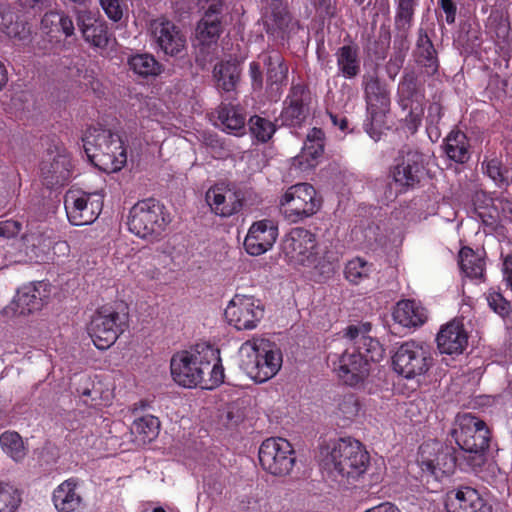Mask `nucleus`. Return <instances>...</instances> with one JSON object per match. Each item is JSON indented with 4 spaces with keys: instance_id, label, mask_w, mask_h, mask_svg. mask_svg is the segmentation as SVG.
Returning a JSON list of instances; mask_svg holds the SVG:
<instances>
[{
    "instance_id": "nucleus-25",
    "label": "nucleus",
    "mask_w": 512,
    "mask_h": 512,
    "mask_svg": "<svg viewBox=\"0 0 512 512\" xmlns=\"http://www.w3.org/2000/svg\"><path fill=\"white\" fill-rule=\"evenodd\" d=\"M436 342L441 354H462L468 345V333L462 320L453 319L441 326Z\"/></svg>"
},
{
    "instance_id": "nucleus-32",
    "label": "nucleus",
    "mask_w": 512,
    "mask_h": 512,
    "mask_svg": "<svg viewBox=\"0 0 512 512\" xmlns=\"http://www.w3.org/2000/svg\"><path fill=\"white\" fill-rule=\"evenodd\" d=\"M337 74L345 79L356 78L361 72L360 48L350 42L340 46L335 54Z\"/></svg>"
},
{
    "instance_id": "nucleus-10",
    "label": "nucleus",
    "mask_w": 512,
    "mask_h": 512,
    "mask_svg": "<svg viewBox=\"0 0 512 512\" xmlns=\"http://www.w3.org/2000/svg\"><path fill=\"white\" fill-rule=\"evenodd\" d=\"M432 362L429 345L415 340L403 342L392 356L394 371L406 379H415L426 374Z\"/></svg>"
},
{
    "instance_id": "nucleus-36",
    "label": "nucleus",
    "mask_w": 512,
    "mask_h": 512,
    "mask_svg": "<svg viewBox=\"0 0 512 512\" xmlns=\"http://www.w3.org/2000/svg\"><path fill=\"white\" fill-rule=\"evenodd\" d=\"M218 120L223 131L235 136L245 134L246 117L240 108L233 105L220 106Z\"/></svg>"
},
{
    "instance_id": "nucleus-9",
    "label": "nucleus",
    "mask_w": 512,
    "mask_h": 512,
    "mask_svg": "<svg viewBox=\"0 0 512 512\" xmlns=\"http://www.w3.org/2000/svg\"><path fill=\"white\" fill-rule=\"evenodd\" d=\"M460 462H463L460 453L439 441H427L419 448L418 463L422 472L436 481L450 476L456 467L460 468Z\"/></svg>"
},
{
    "instance_id": "nucleus-16",
    "label": "nucleus",
    "mask_w": 512,
    "mask_h": 512,
    "mask_svg": "<svg viewBox=\"0 0 512 512\" xmlns=\"http://www.w3.org/2000/svg\"><path fill=\"white\" fill-rule=\"evenodd\" d=\"M364 93L367 104V120L364 124L366 132L375 141L379 140L378 128L388 110L390 98L387 89L375 76L364 79Z\"/></svg>"
},
{
    "instance_id": "nucleus-62",
    "label": "nucleus",
    "mask_w": 512,
    "mask_h": 512,
    "mask_svg": "<svg viewBox=\"0 0 512 512\" xmlns=\"http://www.w3.org/2000/svg\"><path fill=\"white\" fill-rule=\"evenodd\" d=\"M249 72L251 79L253 81V84L255 85H261L262 84V71H261V65L259 62L253 61L249 65Z\"/></svg>"
},
{
    "instance_id": "nucleus-21",
    "label": "nucleus",
    "mask_w": 512,
    "mask_h": 512,
    "mask_svg": "<svg viewBox=\"0 0 512 512\" xmlns=\"http://www.w3.org/2000/svg\"><path fill=\"white\" fill-rule=\"evenodd\" d=\"M263 23L266 32L276 39L284 40L296 25L284 0H262Z\"/></svg>"
},
{
    "instance_id": "nucleus-41",
    "label": "nucleus",
    "mask_w": 512,
    "mask_h": 512,
    "mask_svg": "<svg viewBox=\"0 0 512 512\" xmlns=\"http://www.w3.org/2000/svg\"><path fill=\"white\" fill-rule=\"evenodd\" d=\"M0 448L15 462H22L28 451L22 437L15 431H5L0 434Z\"/></svg>"
},
{
    "instance_id": "nucleus-43",
    "label": "nucleus",
    "mask_w": 512,
    "mask_h": 512,
    "mask_svg": "<svg viewBox=\"0 0 512 512\" xmlns=\"http://www.w3.org/2000/svg\"><path fill=\"white\" fill-rule=\"evenodd\" d=\"M239 67L236 62L226 61L214 67L213 76L217 87L224 91H232L239 80Z\"/></svg>"
},
{
    "instance_id": "nucleus-58",
    "label": "nucleus",
    "mask_w": 512,
    "mask_h": 512,
    "mask_svg": "<svg viewBox=\"0 0 512 512\" xmlns=\"http://www.w3.org/2000/svg\"><path fill=\"white\" fill-rule=\"evenodd\" d=\"M378 227L370 223H364V236H359L360 247H371L374 243L378 242L377 237Z\"/></svg>"
},
{
    "instance_id": "nucleus-30",
    "label": "nucleus",
    "mask_w": 512,
    "mask_h": 512,
    "mask_svg": "<svg viewBox=\"0 0 512 512\" xmlns=\"http://www.w3.org/2000/svg\"><path fill=\"white\" fill-rule=\"evenodd\" d=\"M393 319L403 327L417 328L427 321L428 313L420 302L405 299L396 304L393 310Z\"/></svg>"
},
{
    "instance_id": "nucleus-54",
    "label": "nucleus",
    "mask_w": 512,
    "mask_h": 512,
    "mask_svg": "<svg viewBox=\"0 0 512 512\" xmlns=\"http://www.w3.org/2000/svg\"><path fill=\"white\" fill-rule=\"evenodd\" d=\"M359 411V404L353 394L345 395L338 404L337 415L344 420H352Z\"/></svg>"
},
{
    "instance_id": "nucleus-64",
    "label": "nucleus",
    "mask_w": 512,
    "mask_h": 512,
    "mask_svg": "<svg viewBox=\"0 0 512 512\" xmlns=\"http://www.w3.org/2000/svg\"><path fill=\"white\" fill-rule=\"evenodd\" d=\"M364 512H401L399 508L391 502H383L372 508L365 510Z\"/></svg>"
},
{
    "instance_id": "nucleus-56",
    "label": "nucleus",
    "mask_w": 512,
    "mask_h": 512,
    "mask_svg": "<svg viewBox=\"0 0 512 512\" xmlns=\"http://www.w3.org/2000/svg\"><path fill=\"white\" fill-rule=\"evenodd\" d=\"M23 223L18 220H5L0 222V237L10 239L19 234Z\"/></svg>"
},
{
    "instance_id": "nucleus-49",
    "label": "nucleus",
    "mask_w": 512,
    "mask_h": 512,
    "mask_svg": "<svg viewBox=\"0 0 512 512\" xmlns=\"http://www.w3.org/2000/svg\"><path fill=\"white\" fill-rule=\"evenodd\" d=\"M398 94L402 103L415 102L420 98L417 94V77L414 72H405L398 85Z\"/></svg>"
},
{
    "instance_id": "nucleus-23",
    "label": "nucleus",
    "mask_w": 512,
    "mask_h": 512,
    "mask_svg": "<svg viewBox=\"0 0 512 512\" xmlns=\"http://www.w3.org/2000/svg\"><path fill=\"white\" fill-rule=\"evenodd\" d=\"M311 93L304 84H293L285 100L281 113L283 124L296 126L303 122L309 114Z\"/></svg>"
},
{
    "instance_id": "nucleus-37",
    "label": "nucleus",
    "mask_w": 512,
    "mask_h": 512,
    "mask_svg": "<svg viewBox=\"0 0 512 512\" xmlns=\"http://www.w3.org/2000/svg\"><path fill=\"white\" fill-rule=\"evenodd\" d=\"M443 150L456 163H465L470 158L468 138L460 130L450 131L444 140Z\"/></svg>"
},
{
    "instance_id": "nucleus-20",
    "label": "nucleus",
    "mask_w": 512,
    "mask_h": 512,
    "mask_svg": "<svg viewBox=\"0 0 512 512\" xmlns=\"http://www.w3.org/2000/svg\"><path fill=\"white\" fill-rule=\"evenodd\" d=\"M150 32L157 48L168 56H178L186 48V37L171 21L158 18L151 22Z\"/></svg>"
},
{
    "instance_id": "nucleus-45",
    "label": "nucleus",
    "mask_w": 512,
    "mask_h": 512,
    "mask_svg": "<svg viewBox=\"0 0 512 512\" xmlns=\"http://www.w3.org/2000/svg\"><path fill=\"white\" fill-rule=\"evenodd\" d=\"M373 272V264L361 257H355L348 261L344 270L345 278L354 285L369 279Z\"/></svg>"
},
{
    "instance_id": "nucleus-1",
    "label": "nucleus",
    "mask_w": 512,
    "mask_h": 512,
    "mask_svg": "<svg viewBox=\"0 0 512 512\" xmlns=\"http://www.w3.org/2000/svg\"><path fill=\"white\" fill-rule=\"evenodd\" d=\"M371 328L368 322L348 326L344 335L346 350L340 356H328L338 377L351 387L362 384L371 363L379 362L384 356L382 345L370 335Z\"/></svg>"
},
{
    "instance_id": "nucleus-7",
    "label": "nucleus",
    "mask_w": 512,
    "mask_h": 512,
    "mask_svg": "<svg viewBox=\"0 0 512 512\" xmlns=\"http://www.w3.org/2000/svg\"><path fill=\"white\" fill-rule=\"evenodd\" d=\"M240 367L255 382L263 383L274 377L282 366V353L277 345L265 338H253L239 349Z\"/></svg>"
},
{
    "instance_id": "nucleus-18",
    "label": "nucleus",
    "mask_w": 512,
    "mask_h": 512,
    "mask_svg": "<svg viewBox=\"0 0 512 512\" xmlns=\"http://www.w3.org/2000/svg\"><path fill=\"white\" fill-rule=\"evenodd\" d=\"M264 307L253 296L236 294L225 309L228 323L237 330L255 329L263 318Z\"/></svg>"
},
{
    "instance_id": "nucleus-34",
    "label": "nucleus",
    "mask_w": 512,
    "mask_h": 512,
    "mask_svg": "<svg viewBox=\"0 0 512 512\" xmlns=\"http://www.w3.org/2000/svg\"><path fill=\"white\" fill-rule=\"evenodd\" d=\"M133 441L139 445H146L154 441L160 432V421L157 417L147 414L136 418L130 428Z\"/></svg>"
},
{
    "instance_id": "nucleus-12",
    "label": "nucleus",
    "mask_w": 512,
    "mask_h": 512,
    "mask_svg": "<svg viewBox=\"0 0 512 512\" xmlns=\"http://www.w3.org/2000/svg\"><path fill=\"white\" fill-rule=\"evenodd\" d=\"M127 323L125 314L102 307L92 316L87 332L95 347L99 350L108 349L124 331Z\"/></svg>"
},
{
    "instance_id": "nucleus-17",
    "label": "nucleus",
    "mask_w": 512,
    "mask_h": 512,
    "mask_svg": "<svg viewBox=\"0 0 512 512\" xmlns=\"http://www.w3.org/2000/svg\"><path fill=\"white\" fill-rule=\"evenodd\" d=\"M259 461L262 468L272 475L288 474L295 463V452L284 438H268L259 448Z\"/></svg>"
},
{
    "instance_id": "nucleus-60",
    "label": "nucleus",
    "mask_w": 512,
    "mask_h": 512,
    "mask_svg": "<svg viewBox=\"0 0 512 512\" xmlns=\"http://www.w3.org/2000/svg\"><path fill=\"white\" fill-rule=\"evenodd\" d=\"M439 5L445 13V20L448 24H453L456 18V5L453 0H440Z\"/></svg>"
},
{
    "instance_id": "nucleus-22",
    "label": "nucleus",
    "mask_w": 512,
    "mask_h": 512,
    "mask_svg": "<svg viewBox=\"0 0 512 512\" xmlns=\"http://www.w3.org/2000/svg\"><path fill=\"white\" fill-rule=\"evenodd\" d=\"M278 237V226L270 219L254 222L244 239V248L249 255L259 256L269 251Z\"/></svg>"
},
{
    "instance_id": "nucleus-59",
    "label": "nucleus",
    "mask_w": 512,
    "mask_h": 512,
    "mask_svg": "<svg viewBox=\"0 0 512 512\" xmlns=\"http://www.w3.org/2000/svg\"><path fill=\"white\" fill-rule=\"evenodd\" d=\"M493 208L500 211L503 219L512 222V199H499L493 203Z\"/></svg>"
},
{
    "instance_id": "nucleus-5",
    "label": "nucleus",
    "mask_w": 512,
    "mask_h": 512,
    "mask_svg": "<svg viewBox=\"0 0 512 512\" xmlns=\"http://www.w3.org/2000/svg\"><path fill=\"white\" fill-rule=\"evenodd\" d=\"M452 436L463 457L460 470H476L484 464V452L489 443V430L484 421L470 413L459 415Z\"/></svg>"
},
{
    "instance_id": "nucleus-39",
    "label": "nucleus",
    "mask_w": 512,
    "mask_h": 512,
    "mask_svg": "<svg viewBox=\"0 0 512 512\" xmlns=\"http://www.w3.org/2000/svg\"><path fill=\"white\" fill-rule=\"evenodd\" d=\"M259 59L267 68L268 81L273 85H281L286 82L288 66L278 51L264 52Z\"/></svg>"
},
{
    "instance_id": "nucleus-2",
    "label": "nucleus",
    "mask_w": 512,
    "mask_h": 512,
    "mask_svg": "<svg viewBox=\"0 0 512 512\" xmlns=\"http://www.w3.org/2000/svg\"><path fill=\"white\" fill-rule=\"evenodd\" d=\"M170 372L174 382L184 388L213 389L224 381L220 351L205 342L176 352L170 360Z\"/></svg>"
},
{
    "instance_id": "nucleus-46",
    "label": "nucleus",
    "mask_w": 512,
    "mask_h": 512,
    "mask_svg": "<svg viewBox=\"0 0 512 512\" xmlns=\"http://www.w3.org/2000/svg\"><path fill=\"white\" fill-rule=\"evenodd\" d=\"M249 130L255 139L265 143L271 139L276 131V127L272 121L255 115L249 120Z\"/></svg>"
},
{
    "instance_id": "nucleus-55",
    "label": "nucleus",
    "mask_w": 512,
    "mask_h": 512,
    "mask_svg": "<svg viewBox=\"0 0 512 512\" xmlns=\"http://www.w3.org/2000/svg\"><path fill=\"white\" fill-rule=\"evenodd\" d=\"M100 5L110 20L118 22L122 19L125 9L122 0H100Z\"/></svg>"
},
{
    "instance_id": "nucleus-61",
    "label": "nucleus",
    "mask_w": 512,
    "mask_h": 512,
    "mask_svg": "<svg viewBox=\"0 0 512 512\" xmlns=\"http://www.w3.org/2000/svg\"><path fill=\"white\" fill-rule=\"evenodd\" d=\"M329 118L333 126L338 127L342 132H347L348 130V121L347 118L343 115H338L333 112H328Z\"/></svg>"
},
{
    "instance_id": "nucleus-53",
    "label": "nucleus",
    "mask_w": 512,
    "mask_h": 512,
    "mask_svg": "<svg viewBox=\"0 0 512 512\" xmlns=\"http://www.w3.org/2000/svg\"><path fill=\"white\" fill-rule=\"evenodd\" d=\"M404 108L410 107V111L405 118L406 126L411 133H415L422 122L423 108L420 100L415 102L402 103Z\"/></svg>"
},
{
    "instance_id": "nucleus-50",
    "label": "nucleus",
    "mask_w": 512,
    "mask_h": 512,
    "mask_svg": "<svg viewBox=\"0 0 512 512\" xmlns=\"http://www.w3.org/2000/svg\"><path fill=\"white\" fill-rule=\"evenodd\" d=\"M485 298L489 308L499 315L501 318H506L511 313V304L510 302L501 294L500 291L490 288L485 293Z\"/></svg>"
},
{
    "instance_id": "nucleus-63",
    "label": "nucleus",
    "mask_w": 512,
    "mask_h": 512,
    "mask_svg": "<svg viewBox=\"0 0 512 512\" xmlns=\"http://www.w3.org/2000/svg\"><path fill=\"white\" fill-rule=\"evenodd\" d=\"M314 5L326 15L332 16L335 12V6L332 0H313Z\"/></svg>"
},
{
    "instance_id": "nucleus-38",
    "label": "nucleus",
    "mask_w": 512,
    "mask_h": 512,
    "mask_svg": "<svg viewBox=\"0 0 512 512\" xmlns=\"http://www.w3.org/2000/svg\"><path fill=\"white\" fill-rule=\"evenodd\" d=\"M23 242L26 246L25 252L30 260L43 262L47 258L53 240L45 232H31L23 236Z\"/></svg>"
},
{
    "instance_id": "nucleus-40",
    "label": "nucleus",
    "mask_w": 512,
    "mask_h": 512,
    "mask_svg": "<svg viewBox=\"0 0 512 512\" xmlns=\"http://www.w3.org/2000/svg\"><path fill=\"white\" fill-rule=\"evenodd\" d=\"M458 264L462 273L469 278H481L485 270V262L481 254L469 247H463L458 256Z\"/></svg>"
},
{
    "instance_id": "nucleus-31",
    "label": "nucleus",
    "mask_w": 512,
    "mask_h": 512,
    "mask_svg": "<svg viewBox=\"0 0 512 512\" xmlns=\"http://www.w3.org/2000/svg\"><path fill=\"white\" fill-rule=\"evenodd\" d=\"M45 287L46 284L43 282L23 286L17 291L11 309L18 315H27L39 310L43 305L41 290Z\"/></svg>"
},
{
    "instance_id": "nucleus-13",
    "label": "nucleus",
    "mask_w": 512,
    "mask_h": 512,
    "mask_svg": "<svg viewBox=\"0 0 512 512\" xmlns=\"http://www.w3.org/2000/svg\"><path fill=\"white\" fill-rule=\"evenodd\" d=\"M103 197L101 192L68 190L64 197V206L69 222L74 226L92 224L102 211Z\"/></svg>"
},
{
    "instance_id": "nucleus-29",
    "label": "nucleus",
    "mask_w": 512,
    "mask_h": 512,
    "mask_svg": "<svg viewBox=\"0 0 512 512\" xmlns=\"http://www.w3.org/2000/svg\"><path fill=\"white\" fill-rule=\"evenodd\" d=\"M79 481L69 478L62 482L53 492V503L58 512H80L83 499L78 492Z\"/></svg>"
},
{
    "instance_id": "nucleus-3",
    "label": "nucleus",
    "mask_w": 512,
    "mask_h": 512,
    "mask_svg": "<svg viewBox=\"0 0 512 512\" xmlns=\"http://www.w3.org/2000/svg\"><path fill=\"white\" fill-rule=\"evenodd\" d=\"M318 462L326 478L348 487L355 485L364 476L370 456L360 441L344 437L322 444L319 447Z\"/></svg>"
},
{
    "instance_id": "nucleus-8",
    "label": "nucleus",
    "mask_w": 512,
    "mask_h": 512,
    "mask_svg": "<svg viewBox=\"0 0 512 512\" xmlns=\"http://www.w3.org/2000/svg\"><path fill=\"white\" fill-rule=\"evenodd\" d=\"M170 222L165 207L156 199L138 201L129 211L128 229L139 238L158 237Z\"/></svg>"
},
{
    "instance_id": "nucleus-11",
    "label": "nucleus",
    "mask_w": 512,
    "mask_h": 512,
    "mask_svg": "<svg viewBox=\"0 0 512 512\" xmlns=\"http://www.w3.org/2000/svg\"><path fill=\"white\" fill-rule=\"evenodd\" d=\"M284 218L290 223H298L314 215L320 209L321 201L309 183L290 186L279 200Z\"/></svg>"
},
{
    "instance_id": "nucleus-44",
    "label": "nucleus",
    "mask_w": 512,
    "mask_h": 512,
    "mask_svg": "<svg viewBox=\"0 0 512 512\" xmlns=\"http://www.w3.org/2000/svg\"><path fill=\"white\" fill-rule=\"evenodd\" d=\"M484 173L491 178L496 185L504 186L510 182V170L503 165L500 157L496 153L486 155L482 163Z\"/></svg>"
},
{
    "instance_id": "nucleus-28",
    "label": "nucleus",
    "mask_w": 512,
    "mask_h": 512,
    "mask_svg": "<svg viewBox=\"0 0 512 512\" xmlns=\"http://www.w3.org/2000/svg\"><path fill=\"white\" fill-rule=\"evenodd\" d=\"M415 63L427 76L435 75L439 69L437 51L423 28H419L418 37L413 50Z\"/></svg>"
},
{
    "instance_id": "nucleus-57",
    "label": "nucleus",
    "mask_w": 512,
    "mask_h": 512,
    "mask_svg": "<svg viewBox=\"0 0 512 512\" xmlns=\"http://www.w3.org/2000/svg\"><path fill=\"white\" fill-rule=\"evenodd\" d=\"M405 57L406 55L404 51H398L393 56H391L387 62L386 71L391 79H395V77L398 75L404 64Z\"/></svg>"
},
{
    "instance_id": "nucleus-51",
    "label": "nucleus",
    "mask_w": 512,
    "mask_h": 512,
    "mask_svg": "<svg viewBox=\"0 0 512 512\" xmlns=\"http://www.w3.org/2000/svg\"><path fill=\"white\" fill-rule=\"evenodd\" d=\"M20 502V494L14 486L0 483V512H13Z\"/></svg>"
},
{
    "instance_id": "nucleus-14",
    "label": "nucleus",
    "mask_w": 512,
    "mask_h": 512,
    "mask_svg": "<svg viewBox=\"0 0 512 512\" xmlns=\"http://www.w3.org/2000/svg\"><path fill=\"white\" fill-rule=\"evenodd\" d=\"M205 13L196 28L198 55L203 61L212 60L210 49L217 48L218 39L222 33L223 0H203Z\"/></svg>"
},
{
    "instance_id": "nucleus-52",
    "label": "nucleus",
    "mask_w": 512,
    "mask_h": 512,
    "mask_svg": "<svg viewBox=\"0 0 512 512\" xmlns=\"http://www.w3.org/2000/svg\"><path fill=\"white\" fill-rule=\"evenodd\" d=\"M5 33L21 46H27L32 41V30L27 23L15 22L6 27Z\"/></svg>"
},
{
    "instance_id": "nucleus-27",
    "label": "nucleus",
    "mask_w": 512,
    "mask_h": 512,
    "mask_svg": "<svg viewBox=\"0 0 512 512\" xmlns=\"http://www.w3.org/2000/svg\"><path fill=\"white\" fill-rule=\"evenodd\" d=\"M206 202L211 210L221 217H229L242 207L240 195L224 185L211 187L206 192Z\"/></svg>"
},
{
    "instance_id": "nucleus-4",
    "label": "nucleus",
    "mask_w": 512,
    "mask_h": 512,
    "mask_svg": "<svg viewBox=\"0 0 512 512\" xmlns=\"http://www.w3.org/2000/svg\"><path fill=\"white\" fill-rule=\"evenodd\" d=\"M282 253L290 264L312 268L321 281L332 277L338 267L339 257L331 244L318 242L305 228H293L284 237Z\"/></svg>"
},
{
    "instance_id": "nucleus-42",
    "label": "nucleus",
    "mask_w": 512,
    "mask_h": 512,
    "mask_svg": "<svg viewBox=\"0 0 512 512\" xmlns=\"http://www.w3.org/2000/svg\"><path fill=\"white\" fill-rule=\"evenodd\" d=\"M128 65L135 74L144 78L155 77L162 71V65L148 53L132 55L128 59Z\"/></svg>"
},
{
    "instance_id": "nucleus-35",
    "label": "nucleus",
    "mask_w": 512,
    "mask_h": 512,
    "mask_svg": "<svg viewBox=\"0 0 512 512\" xmlns=\"http://www.w3.org/2000/svg\"><path fill=\"white\" fill-rule=\"evenodd\" d=\"M41 28L51 39H59L61 35L69 37L74 33V24L70 17L63 13L50 11L41 20Z\"/></svg>"
},
{
    "instance_id": "nucleus-47",
    "label": "nucleus",
    "mask_w": 512,
    "mask_h": 512,
    "mask_svg": "<svg viewBox=\"0 0 512 512\" xmlns=\"http://www.w3.org/2000/svg\"><path fill=\"white\" fill-rule=\"evenodd\" d=\"M415 2L398 1L395 27L402 36H406L413 21Z\"/></svg>"
},
{
    "instance_id": "nucleus-24",
    "label": "nucleus",
    "mask_w": 512,
    "mask_h": 512,
    "mask_svg": "<svg viewBox=\"0 0 512 512\" xmlns=\"http://www.w3.org/2000/svg\"><path fill=\"white\" fill-rule=\"evenodd\" d=\"M447 512H492V505L474 488L460 487L446 494Z\"/></svg>"
},
{
    "instance_id": "nucleus-19",
    "label": "nucleus",
    "mask_w": 512,
    "mask_h": 512,
    "mask_svg": "<svg viewBox=\"0 0 512 512\" xmlns=\"http://www.w3.org/2000/svg\"><path fill=\"white\" fill-rule=\"evenodd\" d=\"M424 173V156L416 150L402 151L391 171L392 179L400 192L417 186Z\"/></svg>"
},
{
    "instance_id": "nucleus-33",
    "label": "nucleus",
    "mask_w": 512,
    "mask_h": 512,
    "mask_svg": "<svg viewBox=\"0 0 512 512\" xmlns=\"http://www.w3.org/2000/svg\"><path fill=\"white\" fill-rule=\"evenodd\" d=\"M79 27L86 42L92 46L104 49L109 42L108 28L104 21L91 16L89 13H82L78 18Z\"/></svg>"
},
{
    "instance_id": "nucleus-48",
    "label": "nucleus",
    "mask_w": 512,
    "mask_h": 512,
    "mask_svg": "<svg viewBox=\"0 0 512 512\" xmlns=\"http://www.w3.org/2000/svg\"><path fill=\"white\" fill-rule=\"evenodd\" d=\"M443 117V107L438 102H433L428 107L427 117H426V131L428 137L432 142H436L441 137V130L439 124Z\"/></svg>"
},
{
    "instance_id": "nucleus-6",
    "label": "nucleus",
    "mask_w": 512,
    "mask_h": 512,
    "mask_svg": "<svg viewBox=\"0 0 512 512\" xmlns=\"http://www.w3.org/2000/svg\"><path fill=\"white\" fill-rule=\"evenodd\" d=\"M82 141L87 157L99 169L116 172L125 165L126 149L117 133L100 125L91 126L85 131Z\"/></svg>"
},
{
    "instance_id": "nucleus-15",
    "label": "nucleus",
    "mask_w": 512,
    "mask_h": 512,
    "mask_svg": "<svg viewBox=\"0 0 512 512\" xmlns=\"http://www.w3.org/2000/svg\"><path fill=\"white\" fill-rule=\"evenodd\" d=\"M40 176L48 188L64 186L75 177V165L62 145L49 148L40 164Z\"/></svg>"
},
{
    "instance_id": "nucleus-26",
    "label": "nucleus",
    "mask_w": 512,
    "mask_h": 512,
    "mask_svg": "<svg viewBox=\"0 0 512 512\" xmlns=\"http://www.w3.org/2000/svg\"><path fill=\"white\" fill-rule=\"evenodd\" d=\"M324 141L325 135L321 129H311L301 152L293 158L292 167L300 172H307L314 168L324 152Z\"/></svg>"
}]
</instances>
